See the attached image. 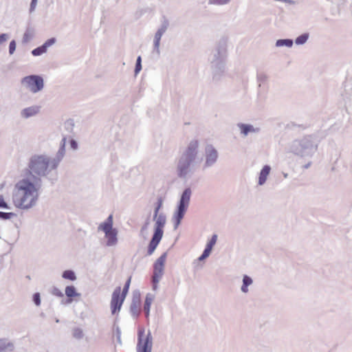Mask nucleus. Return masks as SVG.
<instances>
[{"label":"nucleus","mask_w":352,"mask_h":352,"mask_svg":"<svg viewBox=\"0 0 352 352\" xmlns=\"http://www.w3.org/2000/svg\"><path fill=\"white\" fill-rule=\"evenodd\" d=\"M32 300L35 305L40 306L41 303V295L38 292L34 293L32 296Z\"/></svg>","instance_id":"obj_32"},{"label":"nucleus","mask_w":352,"mask_h":352,"mask_svg":"<svg viewBox=\"0 0 352 352\" xmlns=\"http://www.w3.org/2000/svg\"><path fill=\"white\" fill-rule=\"evenodd\" d=\"M155 298V294H151V293L147 294L146 296L143 309H144L145 316L147 318H148V317H149L151 306Z\"/></svg>","instance_id":"obj_21"},{"label":"nucleus","mask_w":352,"mask_h":352,"mask_svg":"<svg viewBox=\"0 0 352 352\" xmlns=\"http://www.w3.org/2000/svg\"><path fill=\"white\" fill-rule=\"evenodd\" d=\"M14 344L6 338H0V352H10L14 349Z\"/></svg>","instance_id":"obj_22"},{"label":"nucleus","mask_w":352,"mask_h":352,"mask_svg":"<svg viewBox=\"0 0 352 352\" xmlns=\"http://www.w3.org/2000/svg\"><path fill=\"white\" fill-rule=\"evenodd\" d=\"M294 41L292 39L285 38V39H278L276 41V47H292L293 46Z\"/></svg>","instance_id":"obj_25"},{"label":"nucleus","mask_w":352,"mask_h":352,"mask_svg":"<svg viewBox=\"0 0 352 352\" xmlns=\"http://www.w3.org/2000/svg\"><path fill=\"white\" fill-rule=\"evenodd\" d=\"M283 175L285 178H287L288 177V173H283Z\"/></svg>","instance_id":"obj_49"},{"label":"nucleus","mask_w":352,"mask_h":352,"mask_svg":"<svg viewBox=\"0 0 352 352\" xmlns=\"http://www.w3.org/2000/svg\"><path fill=\"white\" fill-rule=\"evenodd\" d=\"M192 192L190 188H186L180 195L178 204L172 217L175 230H176L180 225L181 221L190 205Z\"/></svg>","instance_id":"obj_7"},{"label":"nucleus","mask_w":352,"mask_h":352,"mask_svg":"<svg viewBox=\"0 0 352 352\" xmlns=\"http://www.w3.org/2000/svg\"><path fill=\"white\" fill-rule=\"evenodd\" d=\"M148 225V221H147L144 227V228H146V226Z\"/></svg>","instance_id":"obj_50"},{"label":"nucleus","mask_w":352,"mask_h":352,"mask_svg":"<svg viewBox=\"0 0 352 352\" xmlns=\"http://www.w3.org/2000/svg\"><path fill=\"white\" fill-rule=\"evenodd\" d=\"M9 39V35L8 34H0V45L6 42Z\"/></svg>","instance_id":"obj_40"},{"label":"nucleus","mask_w":352,"mask_h":352,"mask_svg":"<svg viewBox=\"0 0 352 352\" xmlns=\"http://www.w3.org/2000/svg\"><path fill=\"white\" fill-rule=\"evenodd\" d=\"M15 50H16V42H15V41L13 40L10 43V45H9L10 54H12L14 52Z\"/></svg>","instance_id":"obj_39"},{"label":"nucleus","mask_w":352,"mask_h":352,"mask_svg":"<svg viewBox=\"0 0 352 352\" xmlns=\"http://www.w3.org/2000/svg\"><path fill=\"white\" fill-rule=\"evenodd\" d=\"M52 294L59 298H62L64 296L63 293L57 287L52 289Z\"/></svg>","instance_id":"obj_36"},{"label":"nucleus","mask_w":352,"mask_h":352,"mask_svg":"<svg viewBox=\"0 0 352 352\" xmlns=\"http://www.w3.org/2000/svg\"><path fill=\"white\" fill-rule=\"evenodd\" d=\"M278 1L287 3L289 5L294 6L297 3L296 1L294 0H277Z\"/></svg>","instance_id":"obj_44"},{"label":"nucleus","mask_w":352,"mask_h":352,"mask_svg":"<svg viewBox=\"0 0 352 352\" xmlns=\"http://www.w3.org/2000/svg\"><path fill=\"white\" fill-rule=\"evenodd\" d=\"M166 257L167 253L164 252L156 260L153 265V277L155 278L156 280L157 278H162L164 274Z\"/></svg>","instance_id":"obj_15"},{"label":"nucleus","mask_w":352,"mask_h":352,"mask_svg":"<svg viewBox=\"0 0 352 352\" xmlns=\"http://www.w3.org/2000/svg\"><path fill=\"white\" fill-rule=\"evenodd\" d=\"M168 22L164 21L157 29L153 38V51L157 55L160 54V41L168 28Z\"/></svg>","instance_id":"obj_14"},{"label":"nucleus","mask_w":352,"mask_h":352,"mask_svg":"<svg viewBox=\"0 0 352 352\" xmlns=\"http://www.w3.org/2000/svg\"><path fill=\"white\" fill-rule=\"evenodd\" d=\"M56 322H59V320H58V319H56Z\"/></svg>","instance_id":"obj_51"},{"label":"nucleus","mask_w":352,"mask_h":352,"mask_svg":"<svg viewBox=\"0 0 352 352\" xmlns=\"http://www.w3.org/2000/svg\"><path fill=\"white\" fill-rule=\"evenodd\" d=\"M41 188L42 182L38 178L21 175L14 185L12 192V204L16 208L23 211L35 208L40 199Z\"/></svg>","instance_id":"obj_2"},{"label":"nucleus","mask_w":352,"mask_h":352,"mask_svg":"<svg viewBox=\"0 0 352 352\" xmlns=\"http://www.w3.org/2000/svg\"><path fill=\"white\" fill-rule=\"evenodd\" d=\"M252 278L248 275H243L242 279V285L241 287V292L243 294H248L250 291L249 287L252 285Z\"/></svg>","instance_id":"obj_23"},{"label":"nucleus","mask_w":352,"mask_h":352,"mask_svg":"<svg viewBox=\"0 0 352 352\" xmlns=\"http://www.w3.org/2000/svg\"><path fill=\"white\" fill-rule=\"evenodd\" d=\"M130 283H131V278H129L127 281L125 283V285L123 287V289L122 291V292H120V296H122V298H125L127 294H128V292H129V287H130Z\"/></svg>","instance_id":"obj_30"},{"label":"nucleus","mask_w":352,"mask_h":352,"mask_svg":"<svg viewBox=\"0 0 352 352\" xmlns=\"http://www.w3.org/2000/svg\"><path fill=\"white\" fill-rule=\"evenodd\" d=\"M23 87L32 94H37L44 88L43 78L38 75H30L21 80Z\"/></svg>","instance_id":"obj_9"},{"label":"nucleus","mask_w":352,"mask_h":352,"mask_svg":"<svg viewBox=\"0 0 352 352\" xmlns=\"http://www.w3.org/2000/svg\"><path fill=\"white\" fill-rule=\"evenodd\" d=\"M142 59L140 56H138L136 60L135 74L137 75L142 69Z\"/></svg>","instance_id":"obj_33"},{"label":"nucleus","mask_w":352,"mask_h":352,"mask_svg":"<svg viewBox=\"0 0 352 352\" xmlns=\"http://www.w3.org/2000/svg\"><path fill=\"white\" fill-rule=\"evenodd\" d=\"M211 252H212V250L205 248V250H204L202 254L205 255V256H206V258H208L210 256Z\"/></svg>","instance_id":"obj_46"},{"label":"nucleus","mask_w":352,"mask_h":352,"mask_svg":"<svg viewBox=\"0 0 352 352\" xmlns=\"http://www.w3.org/2000/svg\"><path fill=\"white\" fill-rule=\"evenodd\" d=\"M271 170L272 168L270 165L263 166L258 175L257 184L258 186H262L265 184Z\"/></svg>","instance_id":"obj_19"},{"label":"nucleus","mask_w":352,"mask_h":352,"mask_svg":"<svg viewBox=\"0 0 352 352\" xmlns=\"http://www.w3.org/2000/svg\"><path fill=\"white\" fill-rule=\"evenodd\" d=\"M72 337L77 340H82L85 336L83 329L80 327L73 328L72 330Z\"/></svg>","instance_id":"obj_26"},{"label":"nucleus","mask_w":352,"mask_h":352,"mask_svg":"<svg viewBox=\"0 0 352 352\" xmlns=\"http://www.w3.org/2000/svg\"><path fill=\"white\" fill-rule=\"evenodd\" d=\"M228 42L221 38L215 45L209 58L213 78L219 79L226 69Z\"/></svg>","instance_id":"obj_4"},{"label":"nucleus","mask_w":352,"mask_h":352,"mask_svg":"<svg viewBox=\"0 0 352 352\" xmlns=\"http://www.w3.org/2000/svg\"><path fill=\"white\" fill-rule=\"evenodd\" d=\"M203 4L207 3L209 6H224L230 4L232 0H199Z\"/></svg>","instance_id":"obj_24"},{"label":"nucleus","mask_w":352,"mask_h":352,"mask_svg":"<svg viewBox=\"0 0 352 352\" xmlns=\"http://www.w3.org/2000/svg\"><path fill=\"white\" fill-rule=\"evenodd\" d=\"M66 143L67 138L63 137L60 142L58 150L53 157L45 153H37L30 156L27 168L22 171L21 175L25 177L38 178L42 182L43 177L52 183L56 181L57 168L65 155Z\"/></svg>","instance_id":"obj_1"},{"label":"nucleus","mask_w":352,"mask_h":352,"mask_svg":"<svg viewBox=\"0 0 352 352\" xmlns=\"http://www.w3.org/2000/svg\"><path fill=\"white\" fill-rule=\"evenodd\" d=\"M211 252H212V250L205 248V250H204L202 254L205 255V256H206V258H208L210 256Z\"/></svg>","instance_id":"obj_45"},{"label":"nucleus","mask_w":352,"mask_h":352,"mask_svg":"<svg viewBox=\"0 0 352 352\" xmlns=\"http://www.w3.org/2000/svg\"><path fill=\"white\" fill-rule=\"evenodd\" d=\"M204 168H208L216 164L219 160V152L212 144H206L204 147Z\"/></svg>","instance_id":"obj_11"},{"label":"nucleus","mask_w":352,"mask_h":352,"mask_svg":"<svg viewBox=\"0 0 352 352\" xmlns=\"http://www.w3.org/2000/svg\"><path fill=\"white\" fill-rule=\"evenodd\" d=\"M140 292L135 291L133 293L132 301L130 306V312L133 318H137L140 314Z\"/></svg>","instance_id":"obj_16"},{"label":"nucleus","mask_w":352,"mask_h":352,"mask_svg":"<svg viewBox=\"0 0 352 352\" xmlns=\"http://www.w3.org/2000/svg\"><path fill=\"white\" fill-rule=\"evenodd\" d=\"M14 216L15 214L13 212H0V218L3 219H10Z\"/></svg>","instance_id":"obj_34"},{"label":"nucleus","mask_w":352,"mask_h":352,"mask_svg":"<svg viewBox=\"0 0 352 352\" xmlns=\"http://www.w3.org/2000/svg\"><path fill=\"white\" fill-rule=\"evenodd\" d=\"M62 277L64 279L75 281L77 279L76 275L73 270H67L63 272Z\"/></svg>","instance_id":"obj_27"},{"label":"nucleus","mask_w":352,"mask_h":352,"mask_svg":"<svg viewBox=\"0 0 352 352\" xmlns=\"http://www.w3.org/2000/svg\"><path fill=\"white\" fill-rule=\"evenodd\" d=\"M309 36L308 33L302 34L295 39V43L298 45H303L307 41Z\"/></svg>","instance_id":"obj_29"},{"label":"nucleus","mask_w":352,"mask_h":352,"mask_svg":"<svg viewBox=\"0 0 352 352\" xmlns=\"http://www.w3.org/2000/svg\"><path fill=\"white\" fill-rule=\"evenodd\" d=\"M38 0H32L30 7V12H33L37 5Z\"/></svg>","instance_id":"obj_43"},{"label":"nucleus","mask_w":352,"mask_h":352,"mask_svg":"<svg viewBox=\"0 0 352 352\" xmlns=\"http://www.w3.org/2000/svg\"><path fill=\"white\" fill-rule=\"evenodd\" d=\"M217 241V235L213 234L211 239L207 242L206 248L212 250L214 245L216 244Z\"/></svg>","instance_id":"obj_31"},{"label":"nucleus","mask_w":352,"mask_h":352,"mask_svg":"<svg viewBox=\"0 0 352 352\" xmlns=\"http://www.w3.org/2000/svg\"><path fill=\"white\" fill-rule=\"evenodd\" d=\"M163 199L159 197L155 204L153 214L154 233L148 247L147 254L151 255L155 250L164 234V228L166 223V217L162 212H159L163 206Z\"/></svg>","instance_id":"obj_5"},{"label":"nucleus","mask_w":352,"mask_h":352,"mask_svg":"<svg viewBox=\"0 0 352 352\" xmlns=\"http://www.w3.org/2000/svg\"><path fill=\"white\" fill-rule=\"evenodd\" d=\"M70 148L73 151H77L78 148V145L77 142L74 139H70L69 140Z\"/></svg>","instance_id":"obj_37"},{"label":"nucleus","mask_w":352,"mask_h":352,"mask_svg":"<svg viewBox=\"0 0 352 352\" xmlns=\"http://www.w3.org/2000/svg\"><path fill=\"white\" fill-rule=\"evenodd\" d=\"M310 165H311V163H308L307 164L304 166V168H308L310 166Z\"/></svg>","instance_id":"obj_48"},{"label":"nucleus","mask_w":352,"mask_h":352,"mask_svg":"<svg viewBox=\"0 0 352 352\" xmlns=\"http://www.w3.org/2000/svg\"><path fill=\"white\" fill-rule=\"evenodd\" d=\"M318 140L311 135L302 137L290 142L287 151L301 157H311L318 150Z\"/></svg>","instance_id":"obj_6"},{"label":"nucleus","mask_w":352,"mask_h":352,"mask_svg":"<svg viewBox=\"0 0 352 352\" xmlns=\"http://www.w3.org/2000/svg\"><path fill=\"white\" fill-rule=\"evenodd\" d=\"M206 258V256H205V255L204 254H201L199 258H198V261H204Z\"/></svg>","instance_id":"obj_47"},{"label":"nucleus","mask_w":352,"mask_h":352,"mask_svg":"<svg viewBox=\"0 0 352 352\" xmlns=\"http://www.w3.org/2000/svg\"><path fill=\"white\" fill-rule=\"evenodd\" d=\"M40 107L38 105H32L23 109L20 112V116L23 119L36 116L40 112Z\"/></svg>","instance_id":"obj_18"},{"label":"nucleus","mask_w":352,"mask_h":352,"mask_svg":"<svg viewBox=\"0 0 352 352\" xmlns=\"http://www.w3.org/2000/svg\"><path fill=\"white\" fill-rule=\"evenodd\" d=\"M257 80L261 83H263L266 81L267 76V75L263 72H258L256 75Z\"/></svg>","instance_id":"obj_35"},{"label":"nucleus","mask_w":352,"mask_h":352,"mask_svg":"<svg viewBox=\"0 0 352 352\" xmlns=\"http://www.w3.org/2000/svg\"><path fill=\"white\" fill-rule=\"evenodd\" d=\"M200 143L198 140L192 139L181 152L177 160L175 171L177 177L182 179H188L195 173L196 169L203 161L199 152Z\"/></svg>","instance_id":"obj_3"},{"label":"nucleus","mask_w":352,"mask_h":352,"mask_svg":"<svg viewBox=\"0 0 352 352\" xmlns=\"http://www.w3.org/2000/svg\"><path fill=\"white\" fill-rule=\"evenodd\" d=\"M113 215L110 214L107 219L102 222L98 227V231L104 234V244L107 247H116L118 243V231L113 227Z\"/></svg>","instance_id":"obj_8"},{"label":"nucleus","mask_w":352,"mask_h":352,"mask_svg":"<svg viewBox=\"0 0 352 352\" xmlns=\"http://www.w3.org/2000/svg\"><path fill=\"white\" fill-rule=\"evenodd\" d=\"M65 126L67 130H68V131L72 130L73 126H74V122H73V120H67L65 123Z\"/></svg>","instance_id":"obj_42"},{"label":"nucleus","mask_w":352,"mask_h":352,"mask_svg":"<svg viewBox=\"0 0 352 352\" xmlns=\"http://www.w3.org/2000/svg\"><path fill=\"white\" fill-rule=\"evenodd\" d=\"M33 36H34L33 30H32L30 29H28L25 32V33L23 36V38H22L23 43H27L30 42L32 39Z\"/></svg>","instance_id":"obj_28"},{"label":"nucleus","mask_w":352,"mask_h":352,"mask_svg":"<svg viewBox=\"0 0 352 352\" xmlns=\"http://www.w3.org/2000/svg\"><path fill=\"white\" fill-rule=\"evenodd\" d=\"M65 294L68 298L67 303H72L73 298L80 297V294L76 290V288L74 285H67L65 288Z\"/></svg>","instance_id":"obj_20"},{"label":"nucleus","mask_w":352,"mask_h":352,"mask_svg":"<svg viewBox=\"0 0 352 352\" xmlns=\"http://www.w3.org/2000/svg\"><path fill=\"white\" fill-rule=\"evenodd\" d=\"M0 208L9 209V206L2 195H0Z\"/></svg>","instance_id":"obj_38"},{"label":"nucleus","mask_w":352,"mask_h":352,"mask_svg":"<svg viewBox=\"0 0 352 352\" xmlns=\"http://www.w3.org/2000/svg\"><path fill=\"white\" fill-rule=\"evenodd\" d=\"M161 278H157V280L155 278L152 277V282H153V289L157 290L158 288V283L160 281Z\"/></svg>","instance_id":"obj_41"},{"label":"nucleus","mask_w":352,"mask_h":352,"mask_svg":"<svg viewBox=\"0 0 352 352\" xmlns=\"http://www.w3.org/2000/svg\"><path fill=\"white\" fill-rule=\"evenodd\" d=\"M236 128L239 135L243 138H245L251 135L257 134L260 132V128L258 126L250 123L238 122L236 124Z\"/></svg>","instance_id":"obj_12"},{"label":"nucleus","mask_w":352,"mask_h":352,"mask_svg":"<svg viewBox=\"0 0 352 352\" xmlns=\"http://www.w3.org/2000/svg\"><path fill=\"white\" fill-rule=\"evenodd\" d=\"M153 337L150 331L146 333L145 329L141 328L138 333V342L136 344V352H152Z\"/></svg>","instance_id":"obj_10"},{"label":"nucleus","mask_w":352,"mask_h":352,"mask_svg":"<svg viewBox=\"0 0 352 352\" xmlns=\"http://www.w3.org/2000/svg\"><path fill=\"white\" fill-rule=\"evenodd\" d=\"M124 299L125 298L120 296V287H116L112 294L110 305L111 314L113 315L119 313Z\"/></svg>","instance_id":"obj_13"},{"label":"nucleus","mask_w":352,"mask_h":352,"mask_svg":"<svg viewBox=\"0 0 352 352\" xmlns=\"http://www.w3.org/2000/svg\"><path fill=\"white\" fill-rule=\"evenodd\" d=\"M55 43V38H49L42 45L34 49L31 53L34 56H41L46 53L48 48L52 46Z\"/></svg>","instance_id":"obj_17"}]
</instances>
